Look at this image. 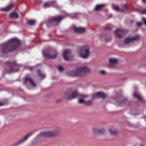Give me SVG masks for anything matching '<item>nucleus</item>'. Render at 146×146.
I'll list each match as a JSON object with an SVG mask.
<instances>
[{"instance_id":"obj_4","label":"nucleus","mask_w":146,"mask_h":146,"mask_svg":"<svg viewBox=\"0 0 146 146\" xmlns=\"http://www.w3.org/2000/svg\"><path fill=\"white\" fill-rule=\"evenodd\" d=\"M6 64L10 67L9 73L17 72L19 71L18 65L15 62L8 61L7 62Z\"/></svg>"},{"instance_id":"obj_36","label":"nucleus","mask_w":146,"mask_h":146,"mask_svg":"<svg viewBox=\"0 0 146 146\" xmlns=\"http://www.w3.org/2000/svg\"><path fill=\"white\" fill-rule=\"evenodd\" d=\"M111 29V28H110L109 27H107L104 29V30H110Z\"/></svg>"},{"instance_id":"obj_6","label":"nucleus","mask_w":146,"mask_h":146,"mask_svg":"<svg viewBox=\"0 0 146 146\" xmlns=\"http://www.w3.org/2000/svg\"><path fill=\"white\" fill-rule=\"evenodd\" d=\"M78 71L80 74V76H82L89 73L90 71V69L86 66L78 67Z\"/></svg>"},{"instance_id":"obj_18","label":"nucleus","mask_w":146,"mask_h":146,"mask_svg":"<svg viewBox=\"0 0 146 146\" xmlns=\"http://www.w3.org/2000/svg\"><path fill=\"white\" fill-rule=\"evenodd\" d=\"M74 31L76 33H81L84 32L85 30V28H74Z\"/></svg>"},{"instance_id":"obj_14","label":"nucleus","mask_w":146,"mask_h":146,"mask_svg":"<svg viewBox=\"0 0 146 146\" xmlns=\"http://www.w3.org/2000/svg\"><path fill=\"white\" fill-rule=\"evenodd\" d=\"M71 52V50L69 49H66L64 51L63 56L65 60L66 61L68 60L69 58L67 56V55L70 54Z\"/></svg>"},{"instance_id":"obj_40","label":"nucleus","mask_w":146,"mask_h":146,"mask_svg":"<svg viewBox=\"0 0 146 146\" xmlns=\"http://www.w3.org/2000/svg\"><path fill=\"white\" fill-rule=\"evenodd\" d=\"M142 2L143 3H145L146 2V0H142Z\"/></svg>"},{"instance_id":"obj_23","label":"nucleus","mask_w":146,"mask_h":146,"mask_svg":"<svg viewBox=\"0 0 146 146\" xmlns=\"http://www.w3.org/2000/svg\"><path fill=\"white\" fill-rule=\"evenodd\" d=\"M105 5H97L95 7L94 10L96 11H98L102 8Z\"/></svg>"},{"instance_id":"obj_11","label":"nucleus","mask_w":146,"mask_h":146,"mask_svg":"<svg viewBox=\"0 0 146 146\" xmlns=\"http://www.w3.org/2000/svg\"><path fill=\"white\" fill-rule=\"evenodd\" d=\"M115 36L119 38H121L124 33V31L121 29H117L114 32Z\"/></svg>"},{"instance_id":"obj_29","label":"nucleus","mask_w":146,"mask_h":146,"mask_svg":"<svg viewBox=\"0 0 146 146\" xmlns=\"http://www.w3.org/2000/svg\"><path fill=\"white\" fill-rule=\"evenodd\" d=\"M50 5V4L49 3H45L43 7L44 8H46L47 7H49Z\"/></svg>"},{"instance_id":"obj_10","label":"nucleus","mask_w":146,"mask_h":146,"mask_svg":"<svg viewBox=\"0 0 146 146\" xmlns=\"http://www.w3.org/2000/svg\"><path fill=\"white\" fill-rule=\"evenodd\" d=\"M139 35H137L135 37L131 38L128 37L125 38L124 40V43L126 44L133 40H138L139 39Z\"/></svg>"},{"instance_id":"obj_15","label":"nucleus","mask_w":146,"mask_h":146,"mask_svg":"<svg viewBox=\"0 0 146 146\" xmlns=\"http://www.w3.org/2000/svg\"><path fill=\"white\" fill-rule=\"evenodd\" d=\"M93 131L94 134L95 135L101 134L104 133L105 131L104 129H99L97 128H94Z\"/></svg>"},{"instance_id":"obj_17","label":"nucleus","mask_w":146,"mask_h":146,"mask_svg":"<svg viewBox=\"0 0 146 146\" xmlns=\"http://www.w3.org/2000/svg\"><path fill=\"white\" fill-rule=\"evenodd\" d=\"M114 9L115 10L117 11H120L121 12H124L125 11L128 9V7L127 5H123L122 9H119L117 6L115 7H114Z\"/></svg>"},{"instance_id":"obj_28","label":"nucleus","mask_w":146,"mask_h":146,"mask_svg":"<svg viewBox=\"0 0 146 146\" xmlns=\"http://www.w3.org/2000/svg\"><path fill=\"white\" fill-rule=\"evenodd\" d=\"M126 101V99H123L122 100L119 101V106L123 104H124Z\"/></svg>"},{"instance_id":"obj_1","label":"nucleus","mask_w":146,"mask_h":146,"mask_svg":"<svg viewBox=\"0 0 146 146\" xmlns=\"http://www.w3.org/2000/svg\"><path fill=\"white\" fill-rule=\"evenodd\" d=\"M20 44V41L16 38H14L10 40L7 42L2 44V53L4 54L15 50Z\"/></svg>"},{"instance_id":"obj_32","label":"nucleus","mask_w":146,"mask_h":146,"mask_svg":"<svg viewBox=\"0 0 146 146\" xmlns=\"http://www.w3.org/2000/svg\"><path fill=\"white\" fill-rule=\"evenodd\" d=\"M141 13L142 14H146V9H144L141 10Z\"/></svg>"},{"instance_id":"obj_26","label":"nucleus","mask_w":146,"mask_h":146,"mask_svg":"<svg viewBox=\"0 0 146 146\" xmlns=\"http://www.w3.org/2000/svg\"><path fill=\"white\" fill-rule=\"evenodd\" d=\"M37 72L38 73V75L39 76H41L43 78H44L45 77V74H42L40 70H38Z\"/></svg>"},{"instance_id":"obj_16","label":"nucleus","mask_w":146,"mask_h":146,"mask_svg":"<svg viewBox=\"0 0 146 146\" xmlns=\"http://www.w3.org/2000/svg\"><path fill=\"white\" fill-rule=\"evenodd\" d=\"M33 132H31L28 134L24 138L20 140L17 143V145H18L21 143H22L27 140V139L29 137L32 135L33 134Z\"/></svg>"},{"instance_id":"obj_27","label":"nucleus","mask_w":146,"mask_h":146,"mask_svg":"<svg viewBox=\"0 0 146 146\" xmlns=\"http://www.w3.org/2000/svg\"><path fill=\"white\" fill-rule=\"evenodd\" d=\"M85 104L87 105H90L92 104V102L91 100H89L88 101H85Z\"/></svg>"},{"instance_id":"obj_25","label":"nucleus","mask_w":146,"mask_h":146,"mask_svg":"<svg viewBox=\"0 0 146 146\" xmlns=\"http://www.w3.org/2000/svg\"><path fill=\"white\" fill-rule=\"evenodd\" d=\"M109 131L111 135H116L117 133V131L115 130H113L111 129H109Z\"/></svg>"},{"instance_id":"obj_13","label":"nucleus","mask_w":146,"mask_h":146,"mask_svg":"<svg viewBox=\"0 0 146 146\" xmlns=\"http://www.w3.org/2000/svg\"><path fill=\"white\" fill-rule=\"evenodd\" d=\"M69 75L70 76H80V74L78 71V67L76 70H72L70 72Z\"/></svg>"},{"instance_id":"obj_35","label":"nucleus","mask_w":146,"mask_h":146,"mask_svg":"<svg viewBox=\"0 0 146 146\" xmlns=\"http://www.w3.org/2000/svg\"><path fill=\"white\" fill-rule=\"evenodd\" d=\"M142 20L143 21L144 24L146 26V20L144 18H143L142 19Z\"/></svg>"},{"instance_id":"obj_33","label":"nucleus","mask_w":146,"mask_h":146,"mask_svg":"<svg viewBox=\"0 0 146 146\" xmlns=\"http://www.w3.org/2000/svg\"><path fill=\"white\" fill-rule=\"evenodd\" d=\"M100 73L102 75H104L106 74V72L104 70H102L100 71Z\"/></svg>"},{"instance_id":"obj_8","label":"nucleus","mask_w":146,"mask_h":146,"mask_svg":"<svg viewBox=\"0 0 146 146\" xmlns=\"http://www.w3.org/2000/svg\"><path fill=\"white\" fill-rule=\"evenodd\" d=\"M43 53L45 58L48 59H55L58 55V53L56 52L54 54L53 56L51 55L48 53H45L44 51H43Z\"/></svg>"},{"instance_id":"obj_31","label":"nucleus","mask_w":146,"mask_h":146,"mask_svg":"<svg viewBox=\"0 0 146 146\" xmlns=\"http://www.w3.org/2000/svg\"><path fill=\"white\" fill-rule=\"evenodd\" d=\"M58 69L60 72L64 70L62 66H58Z\"/></svg>"},{"instance_id":"obj_12","label":"nucleus","mask_w":146,"mask_h":146,"mask_svg":"<svg viewBox=\"0 0 146 146\" xmlns=\"http://www.w3.org/2000/svg\"><path fill=\"white\" fill-rule=\"evenodd\" d=\"M109 66L110 67H113V65L116 64L118 62L117 59L115 58H110L109 59Z\"/></svg>"},{"instance_id":"obj_22","label":"nucleus","mask_w":146,"mask_h":146,"mask_svg":"<svg viewBox=\"0 0 146 146\" xmlns=\"http://www.w3.org/2000/svg\"><path fill=\"white\" fill-rule=\"evenodd\" d=\"M36 21L33 19H30L28 20L27 21V23L31 25H33L36 24Z\"/></svg>"},{"instance_id":"obj_38","label":"nucleus","mask_w":146,"mask_h":146,"mask_svg":"<svg viewBox=\"0 0 146 146\" xmlns=\"http://www.w3.org/2000/svg\"><path fill=\"white\" fill-rule=\"evenodd\" d=\"M81 96L82 97H87V96L86 95H81Z\"/></svg>"},{"instance_id":"obj_3","label":"nucleus","mask_w":146,"mask_h":146,"mask_svg":"<svg viewBox=\"0 0 146 146\" xmlns=\"http://www.w3.org/2000/svg\"><path fill=\"white\" fill-rule=\"evenodd\" d=\"M90 47L88 46L82 47L80 51L81 56L84 58H88L90 53Z\"/></svg>"},{"instance_id":"obj_24","label":"nucleus","mask_w":146,"mask_h":146,"mask_svg":"<svg viewBox=\"0 0 146 146\" xmlns=\"http://www.w3.org/2000/svg\"><path fill=\"white\" fill-rule=\"evenodd\" d=\"M134 96L138 100L140 101H142L143 100L142 97L138 93H135L134 94Z\"/></svg>"},{"instance_id":"obj_39","label":"nucleus","mask_w":146,"mask_h":146,"mask_svg":"<svg viewBox=\"0 0 146 146\" xmlns=\"http://www.w3.org/2000/svg\"><path fill=\"white\" fill-rule=\"evenodd\" d=\"M3 105V104L2 103L0 102V106H1Z\"/></svg>"},{"instance_id":"obj_34","label":"nucleus","mask_w":146,"mask_h":146,"mask_svg":"<svg viewBox=\"0 0 146 146\" xmlns=\"http://www.w3.org/2000/svg\"><path fill=\"white\" fill-rule=\"evenodd\" d=\"M138 27L141 26L142 25V23L141 22H137L136 23Z\"/></svg>"},{"instance_id":"obj_20","label":"nucleus","mask_w":146,"mask_h":146,"mask_svg":"<svg viewBox=\"0 0 146 146\" xmlns=\"http://www.w3.org/2000/svg\"><path fill=\"white\" fill-rule=\"evenodd\" d=\"M13 6V4H11L7 6L5 8H2L1 10L2 11H5L6 12L9 11L10 10Z\"/></svg>"},{"instance_id":"obj_21","label":"nucleus","mask_w":146,"mask_h":146,"mask_svg":"<svg viewBox=\"0 0 146 146\" xmlns=\"http://www.w3.org/2000/svg\"><path fill=\"white\" fill-rule=\"evenodd\" d=\"M9 17L11 18L17 19L18 17L19 16L18 13L13 12L10 14Z\"/></svg>"},{"instance_id":"obj_5","label":"nucleus","mask_w":146,"mask_h":146,"mask_svg":"<svg viewBox=\"0 0 146 146\" xmlns=\"http://www.w3.org/2000/svg\"><path fill=\"white\" fill-rule=\"evenodd\" d=\"M79 95V93L77 90L73 92L71 94L68 92H66L64 94L63 98L68 100H71L76 97Z\"/></svg>"},{"instance_id":"obj_30","label":"nucleus","mask_w":146,"mask_h":146,"mask_svg":"<svg viewBox=\"0 0 146 146\" xmlns=\"http://www.w3.org/2000/svg\"><path fill=\"white\" fill-rule=\"evenodd\" d=\"M78 102L80 103H85V101H84L83 99H80L78 100Z\"/></svg>"},{"instance_id":"obj_9","label":"nucleus","mask_w":146,"mask_h":146,"mask_svg":"<svg viewBox=\"0 0 146 146\" xmlns=\"http://www.w3.org/2000/svg\"><path fill=\"white\" fill-rule=\"evenodd\" d=\"M106 97V95L104 93L98 92L94 94L92 96V98L94 99L97 97H101L102 98H104Z\"/></svg>"},{"instance_id":"obj_2","label":"nucleus","mask_w":146,"mask_h":146,"mask_svg":"<svg viewBox=\"0 0 146 146\" xmlns=\"http://www.w3.org/2000/svg\"><path fill=\"white\" fill-rule=\"evenodd\" d=\"M59 133L57 129H54L52 131H47L41 132L38 135V137H51L57 135Z\"/></svg>"},{"instance_id":"obj_37","label":"nucleus","mask_w":146,"mask_h":146,"mask_svg":"<svg viewBox=\"0 0 146 146\" xmlns=\"http://www.w3.org/2000/svg\"><path fill=\"white\" fill-rule=\"evenodd\" d=\"M111 38H110L109 39V40H107V39H106V42H108V41H110L111 40Z\"/></svg>"},{"instance_id":"obj_19","label":"nucleus","mask_w":146,"mask_h":146,"mask_svg":"<svg viewBox=\"0 0 146 146\" xmlns=\"http://www.w3.org/2000/svg\"><path fill=\"white\" fill-rule=\"evenodd\" d=\"M28 81L29 82L32 84L33 86L34 87L36 85V84L33 81L32 79L28 78H25L24 80L25 83V84H26Z\"/></svg>"},{"instance_id":"obj_7","label":"nucleus","mask_w":146,"mask_h":146,"mask_svg":"<svg viewBox=\"0 0 146 146\" xmlns=\"http://www.w3.org/2000/svg\"><path fill=\"white\" fill-rule=\"evenodd\" d=\"M63 18V17L59 16L53 17L49 19V22L50 23H52L54 22H56L58 23L62 20Z\"/></svg>"}]
</instances>
